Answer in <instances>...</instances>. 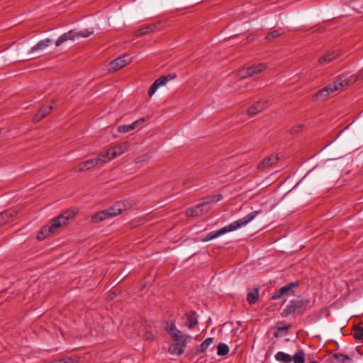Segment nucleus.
Returning a JSON list of instances; mask_svg holds the SVG:
<instances>
[{
  "mask_svg": "<svg viewBox=\"0 0 363 363\" xmlns=\"http://www.w3.org/2000/svg\"><path fill=\"white\" fill-rule=\"evenodd\" d=\"M311 308L308 299L291 300L281 313L282 317H287L291 314L303 315Z\"/></svg>",
  "mask_w": 363,
  "mask_h": 363,
  "instance_id": "3",
  "label": "nucleus"
},
{
  "mask_svg": "<svg viewBox=\"0 0 363 363\" xmlns=\"http://www.w3.org/2000/svg\"><path fill=\"white\" fill-rule=\"evenodd\" d=\"M177 78V74L174 72L169 73L167 75H163L156 79L153 84L150 86L148 90V95L152 96L157 90V89L162 86H164L167 83L171 80Z\"/></svg>",
  "mask_w": 363,
  "mask_h": 363,
  "instance_id": "12",
  "label": "nucleus"
},
{
  "mask_svg": "<svg viewBox=\"0 0 363 363\" xmlns=\"http://www.w3.org/2000/svg\"><path fill=\"white\" fill-rule=\"evenodd\" d=\"M340 55V52L335 50H330L327 52L324 55L318 59V63L320 65H325L335 60Z\"/></svg>",
  "mask_w": 363,
  "mask_h": 363,
  "instance_id": "19",
  "label": "nucleus"
},
{
  "mask_svg": "<svg viewBox=\"0 0 363 363\" xmlns=\"http://www.w3.org/2000/svg\"><path fill=\"white\" fill-rule=\"evenodd\" d=\"M47 48L53 44V41L50 39L47 38Z\"/></svg>",
  "mask_w": 363,
  "mask_h": 363,
  "instance_id": "42",
  "label": "nucleus"
},
{
  "mask_svg": "<svg viewBox=\"0 0 363 363\" xmlns=\"http://www.w3.org/2000/svg\"><path fill=\"white\" fill-rule=\"evenodd\" d=\"M347 75L341 74L332 83L319 90L315 97L316 99L325 100L328 96L335 91H342L348 87L347 84Z\"/></svg>",
  "mask_w": 363,
  "mask_h": 363,
  "instance_id": "2",
  "label": "nucleus"
},
{
  "mask_svg": "<svg viewBox=\"0 0 363 363\" xmlns=\"http://www.w3.org/2000/svg\"><path fill=\"white\" fill-rule=\"evenodd\" d=\"M45 226H43L40 229V230L38 232V235H37V239L39 240V241H42L43 240L45 239Z\"/></svg>",
  "mask_w": 363,
  "mask_h": 363,
  "instance_id": "36",
  "label": "nucleus"
},
{
  "mask_svg": "<svg viewBox=\"0 0 363 363\" xmlns=\"http://www.w3.org/2000/svg\"><path fill=\"white\" fill-rule=\"evenodd\" d=\"M303 125H302V124L295 125L291 128V130H290L291 133H292V134L298 133L303 129Z\"/></svg>",
  "mask_w": 363,
  "mask_h": 363,
  "instance_id": "37",
  "label": "nucleus"
},
{
  "mask_svg": "<svg viewBox=\"0 0 363 363\" xmlns=\"http://www.w3.org/2000/svg\"><path fill=\"white\" fill-rule=\"evenodd\" d=\"M100 157H96L80 162L73 167V171L74 172H81L90 169L95 167L100 162Z\"/></svg>",
  "mask_w": 363,
  "mask_h": 363,
  "instance_id": "14",
  "label": "nucleus"
},
{
  "mask_svg": "<svg viewBox=\"0 0 363 363\" xmlns=\"http://www.w3.org/2000/svg\"><path fill=\"white\" fill-rule=\"evenodd\" d=\"M48 108H49L50 111H51L54 108V106L52 105H50L48 106Z\"/></svg>",
  "mask_w": 363,
  "mask_h": 363,
  "instance_id": "43",
  "label": "nucleus"
},
{
  "mask_svg": "<svg viewBox=\"0 0 363 363\" xmlns=\"http://www.w3.org/2000/svg\"><path fill=\"white\" fill-rule=\"evenodd\" d=\"M177 78V74L174 72L169 73L167 75H163L156 79L153 84L150 86L148 90V95L152 96L157 90V89L162 86H164L167 83L171 80Z\"/></svg>",
  "mask_w": 363,
  "mask_h": 363,
  "instance_id": "11",
  "label": "nucleus"
},
{
  "mask_svg": "<svg viewBox=\"0 0 363 363\" xmlns=\"http://www.w3.org/2000/svg\"><path fill=\"white\" fill-rule=\"evenodd\" d=\"M50 363H67L65 359H58L54 362H51Z\"/></svg>",
  "mask_w": 363,
  "mask_h": 363,
  "instance_id": "41",
  "label": "nucleus"
},
{
  "mask_svg": "<svg viewBox=\"0 0 363 363\" xmlns=\"http://www.w3.org/2000/svg\"><path fill=\"white\" fill-rule=\"evenodd\" d=\"M259 298L258 289L255 288L253 291H250L247 294V301L249 304L252 305L257 303Z\"/></svg>",
  "mask_w": 363,
  "mask_h": 363,
  "instance_id": "25",
  "label": "nucleus"
},
{
  "mask_svg": "<svg viewBox=\"0 0 363 363\" xmlns=\"http://www.w3.org/2000/svg\"><path fill=\"white\" fill-rule=\"evenodd\" d=\"M94 33L93 30L86 29L79 32L71 30L62 35L55 43V46H59L68 40H74L77 38H87Z\"/></svg>",
  "mask_w": 363,
  "mask_h": 363,
  "instance_id": "7",
  "label": "nucleus"
},
{
  "mask_svg": "<svg viewBox=\"0 0 363 363\" xmlns=\"http://www.w3.org/2000/svg\"><path fill=\"white\" fill-rule=\"evenodd\" d=\"M110 150V149H108L106 152L100 153L97 157H100V162H106L107 161L111 160V159H109V157L111 156V154H108V152Z\"/></svg>",
  "mask_w": 363,
  "mask_h": 363,
  "instance_id": "32",
  "label": "nucleus"
},
{
  "mask_svg": "<svg viewBox=\"0 0 363 363\" xmlns=\"http://www.w3.org/2000/svg\"><path fill=\"white\" fill-rule=\"evenodd\" d=\"M164 328L170 335L172 338L176 342L174 347L177 354H182L184 352L186 343L190 341L191 336L182 334V332L177 329L172 322L166 321L164 323Z\"/></svg>",
  "mask_w": 363,
  "mask_h": 363,
  "instance_id": "1",
  "label": "nucleus"
},
{
  "mask_svg": "<svg viewBox=\"0 0 363 363\" xmlns=\"http://www.w3.org/2000/svg\"><path fill=\"white\" fill-rule=\"evenodd\" d=\"M186 318V326L189 329H192L198 325V315L195 311H190L185 314Z\"/></svg>",
  "mask_w": 363,
  "mask_h": 363,
  "instance_id": "20",
  "label": "nucleus"
},
{
  "mask_svg": "<svg viewBox=\"0 0 363 363\" xmlns=\"http://www.w3.org/2000/svg\"><path fill=\"white\" fill-rule=\"evenodd\" d=\"M267 107V101H259L254 103L247 111V113L250 116H255L262 111Z\"/></svg>",
  "mask_w": 363,
  "mask_h": 363,
  "instance_id": "18",
  "label": "nucleus"
},
{
  "mask_svg": "<svg viewBox=\"0 0 363 363\" xmlns=\"http://www.w3.org/2000/svg\"><path fill=\"white\" fill-rule=\"evenodd\" d=\"M213 337H208L200 345L199 347L196 350V353H203L207 348L213 342Z\"/></svg>",
  "mask_w": 363,
  "mask_h": 363,
  "instance_id": "26",
  "label": "nucleus"
},
{
  "mask_svg": "<svg viewBox=\"0 0 363 363\" xmlns=\"http://www.w3.org/2000/svg\"><path fill=\"white\" fill-rule=\"evenodd\" d=\"M279 160L278 155H271L267 157L262 160L257 165V168L260 170H263L265 168L271 167L276 164Z\"/></svg>",
  "mask_w": 363,
  "mask_h": 363,
  "instance_id": "17",
  "label": "nucleus"
},
{
  "mask_svg": "<svg viewBox=\"0 0 363 363\" xmlns=\"http://www.w3.org/2000/svg\"><path fill=\"white\" fill-rule=\"evenodd\" d=\"M75 215L76 212L74 210L65 211L60 216L52 220L48 232L50 233H55L59 228L67 225L68 220L73 218Z\"/></svg>",
  "mask_w": 363,
  "mask_h": 363,
  "instance_id": "5",
  "label": "nucleus"
},
{
  "mask_svg": "<svg viewBox=\"0 0 363 363\" xmlns=\"http://www.w3.org/2000/svg\"><path fill=\"white\" fill-rule=\"evenodd\" d=\"M147 159H148V155H141V156H139V157H136L135 159L134 162H135V163L138 164V163H140L142 162L147 160Z\"/></svg>",
  "mask_w": 363,
  "mask_h": 363,
  "instance_id": "38",
  "label": "nucleus"
},
{
  "mask_svg": "<svg viewBox=\"0 0 363 363\" xmlns=\"http://www.w3.org/2000/svg\"><path fill=\"white\" fill-rule=\"evenodd\" d=\"M353 337L356 340H361L363 338V327L355 325L353 328Z\"/></svg>",
  "mask_w": 363,
  "mask_h": 363,
  "instance_id": "28",
  "label": "nucleus"
},
{
  "mask_svg": "<svg viewBox=\"0 0 363 363\" xmlns=\"http://www.w3.org/2000/svg\"><path fill=\"white\" fill-rule=\"evenodd\" d=\"M310 363H318V362L316 361H313V362H311Z\"/></svg>",
  "mask_w": 363,
  "mask_h": 363,
  "instance_id": "44",
  "label": "nucleus"
},
{
  "mask_svg": "<svg viewBox=\"0 0 363 363\" xmlns=\"http://www.w3.org/2000/svg\"><path fill=\"white\" fill-rule=\"evenodd\" d=\"M223 235L220 229L217 231H213L207 234L203 239L202 241L207 242L211 240L215 239L218 238V236Z\"/></svg>",
  "mask_w": 363,
  "mask_h": 363,
  "instance_id": "29",
  "label": "nucleus"
},
{
  "mask_svg": "<svg viewBox=\"0 0 363 363\" xmlns=\"http://www.w3.org/2000/svg\"><path fill=\"white\" fill-rule=\"evenodd\" d=\"M343 75H347V86H350L352 84H353L357 81L363 80V69L360 71L359 74L357 76H353L352 74H350L349 72L344 73Z\"/></svg>",
  "mask_w": 363,
  "mask_h": 363,
  "instance_id": "24",
  "label": "nucleus"
},
{
  "mask_svg": "<svg viewBox=\"0 0 363 363\" xmlns=\"http://www.w3.org/2000/svg\"><path fill=\"white\" fill-rule=\"evenodd\" d=\"M222 199H223V196L221 194H217V195H214V196H211L210 198L206 199L207 201H206L205 203H206V204H208V203H210L212 202L216 203V202L219 201Z\"/></svg>",
  "mask_w": 363,
  "mask_h": 363,
  "instance_id": "33",
  "label": "nucleus"
},
{
  "mask_svg": "<svg viewBox=\"0 0 363 363\" xmlns=\"http://www.w3.org/2000/svg\"><path fill=\"white\" fill-rule=\"evenodd\" d=\"M299 281L290 282L279 289L275 290L272 294L271 299L277 300L282 297L292 296L295 293V290L298 287Z\"/></svg>",
  "mask_w": 363,
  "mask_h": 363,
  "instance_id": "9",
  "label": "nucleus"
},
{
  "mask_svg": "<svg viewBox=\"0 0 363 363\" xmlns=\"http://www.w3.org/2000/svg\"><path fill=\"white\" fill-rule=\"evenodd\" d=\"M45 116V111L40 109L39 113L34 116L33 121L34 123H38Z\"/></svg>",
  "mask_w": 363,
  "mask_h": 363,
  "instance_id": "34",
  "label": "nucleus"
},
{
  "mask_svg": "<svg viewBox=\"0 0 363 363\" xmlns=\"http://www.w3.org/2000/svg\"><path fill=\"white\" fill-rule=\"evenodd\" d=\"M17 214L14 210H6L0 213V226H2L9 223L11 218Z\"/></svg>",
  "mask_w": 363,
  "mask_h": 363,
  "instance_id": "21",
  "label": "nucleus"
},
{
  "mask_svg": "<svg viewBox=\"0 0 363 363\" xmlns=\"http://www.w3.org/2000/svg\"><path fill=\"white\" fill-rule=\"evenodd\" d=\"M351 363L352 359L346 354L335 353L334 354L330 360V363Z\"/></svg>",
  "mask_w": 363,
  "mask_h": 363,
  "instance_id": "23",
  "label": "nucleus"
},
{
  "mask_svg": "<svg viewBox=\"0 0 363 363\" xmlns=\"http://www.w3.org/2000/svg\"><path fill=\"white\" fill-rule=\"evenodd\" d=\"M125 210V205L123 202L118 201L112 206L99 211L92 216V221L99 223L108 218L116 216L121 214Z\"/></svg>",
  "mask_w": 363,
  "mask_h": 363,
  "instance_id": "4",
  "label": "nucleus"
},
{
  "mask_svg": "<svg viewBox=\"0 0 363 363\" xmlns=\"http://www.w3.org/2000/svg\"><path fill=\"white\" fill-rule=\"evenodd\" d=\"M161 24L162 23L158 21L157 23H153L142 27L141 28L136 30L135 35L137 37H141L150 32L158 30L161 28Z\"/></svg>",
  "mask_w": 363,
  "mask_h": 363,
  "instance_id": "16",
  "label": "nucleus"
},
{
  "mask_svg": "<svg viewBox=\"0 0 363 363\" xmlns=\"http://www.w3.org/2000/svg\"><path fill=\"white\" fill-rule=\"evenodd\" d=\"M130 145L127 141L123 142L115 145L113 147L110 148L108 154H111L109 159H113L117 156H119L129 150Z\"/></svg>",
  "mask_w": 363,
  "mask_h": 363,
  "instance_id": "15",
  "label": "nucleus"
},
{
  "mask_svg": "<svg viewBox=\"0 0 363 363\" xmlns=\"http://www.w3.org/2000/svg\"><path fill=\"white\" fill-rule=\"evenodd\" d=\"M281 33L280 32L279 30H274L269 33L265 36V39L267 40H274V39H276V38H279V36H281Z\"/></svg>",
  "mask_w": 363,
  "mask_h": 363,
  "instance_id": "31",
  "label": "nucleus"
},
{
  "mask_svg": "<svg viewBox=\"0 0 363 363\" xmlns=\"http://www.w3.org/2000/svg\"><path fill=\"white\" fill-rule=\"evenodd\" d=\"M267 69V65L264 63H259L252 65L248 67L242 68L239 71V75L241 79L252 77L257 75Z\"/></svg>",
  "mask_w": 363,
  "mask_h": 363,
  "instance_id": "10",
  "label": "nucleus"
},
{
  "mask_svg": "<svg viewBox=\"0 0 363 363\" xmlns=\"http://www.w3.org/2000/svg\"><path fill=\"white\" fill-rule=\"evenodd\" d=\"M229 352V347L225 343H219L217 346V354L219 356H225Z\"/></svg>",
  "mask_w": 363,
  "mask_h": 363,
  "instance_id": "27",
  "label": "nucleus"
},
{
  "mask_svg": "<svg viewBox=\"0 0 363 363\" xmlns=\"http://www.w3.org/2000/svg\"><path fill=\"white\" fill-rule=\"evenodd\" d=\"M132 57L128 54L118 57L109 65V70L118 71L132 62Z\"/></svg>",
  "mask_w": 363,
  "mask_h": 363,
  "instance_id": "13",
  "label": "nucleus"
},
{
  "mask_svg": "<svg viewBox=\"0 0 363 363\" xmlns=\"http://www.w3.org/2000/svg\"><path fill=\"white\" fill-rule=\"evenodd\" d=\"M205 201L199 203L194 207L189 208L186 210V214L187 216L195 217L203 214L202 207L206 206Z\"/></svg>",
  "mask_w": 363,
  "mask_h": 363,
  "instance_id": "22",
  "label": "nucleus"
},
{
  "mask_svg": "<svg viewBox=\"0 0 363 363\" xmlns=\"http://www.w3.org/2000/svg\"><path fill=\"white\" fill-rule=\"evenodd\" d=\"M291 327V325L289 324V325H284L282 327H279V331H288L289 329Z\"/></svg>",
  "mask_w": 363,
  "mask_h": 363,
  "instance_id": "40",
  "label": "nucleus"
},
{
  "mask_svg": "<svg viewBox=\"0 0 363 363\" xmlns=\"http://www.w3.org/2000/svg\"><path fill=\"white\" fill-rule=\"evenodd\" d=\"M145 121V118H141L139 120L135 121L133 123H135V127H138L139 125H141Z\"/></svg>",
  "mask_w": 363,
  "mask_h": 363,
  "instance_id": "39",
  "label": "nucleus"
},
{
  "mask_svg": "<svg viewBox=\"0 0 363 363\" xmlns=\"http://www.w3.org/2000/svg\"><path fill=\"white\" fill-rule=\"evenodd\" d=\"M136 127H135V123H131V124H129V125H119L117 128L118 131L119 133H127V132H129L133 129H135Z\"/></svg>",
  "mask_w": 363,
  "mask_h": 363,
  "instance_id": "30",
  "label": "nucleus"
},
{
  "mask_svg": "<svg viewBox=\"0 0 363 363\" xmlns=\"http://www.w3.org/2000/svg\"><path fill=\"white\" fill-rule=\"evenodd\" d=\"M305 356V352L302 350H300L293 356L286 354L284 352H278L275 354V359L277 361L283 363H290L291 361H293L294 363H304Z\"/></svg>",
  "mask_w": 363,
  "mask_h": 363,
  "instance_id": "8",
  "label": "nucleus"
},
{
  "mask_svg": "<svg viewBox=\"0 0 363 363\" xmlns=\"http://www.w3.org/2000/svg\"><path fill=\"white\" fill-rule=\"evenodd\" d=\"M45 47V40H40L38 44L31 48L30 52L33 53L39 49H43Z\"/></svg>",
  "mask_w": 363,
  "mask_h": 363,
  "instance_id": "35",
  "label": "nucleus"
},
{
  "mask_svg": "<svg viewBox=\"0 0 363 363\" xmlns=\"http://www.w3.org/2000/svg\"><path fill=\"white\" fill-rule=\"evenodd\" d=\"M261 213H262L261 210L255 211L247 214L246 216H245L239 220H237L230 223L228 225L224 226L223 228H220V230L223 234L235 230L238 228L249 223L257 215H259Z\"/></svg>",
  "mask_w": 363,
  "mask_h": 363,
  "instance_id": "6",
  "label": "nucleus"
}]
</instances>
